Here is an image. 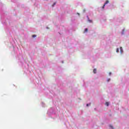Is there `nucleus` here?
I'll list each match as a JSON object with an SVG mask.
<instances>
[{"mask_svg":"<svg viewBox=\"0 0 129 129\" xmlns=\"http://www.w3.org/2000/svg\"><path fill=\"white\" fill-rule=\"evenodd\" d=\"M87 18L88 22H89V23H92V20H89V18L88 17V16H87Z\"/></svg>","mask_w":129,"mask_h":129,"instance_id":"nucleus-1","label":"nucleus"},{"mask_svg":"<svg viewBox=\"0 0 129 129\" xmlns=\"http://www.w3.org/2000/svg\"><path fill=\"white\" fill-rule=\"evenodd\" d=\"M105 105H106V106H108L109 105V103H108V102H106Z\"/></svg>","mask_w":129,"mask_h":129,"instance_id":"nucleus-2","label":"nucleus"},{"mask_svg":"<svg viewBox=\"0 0 129 129\" xmlns=\"http://www.w3.org/2000/svg\"><path fill=\"white\" fill-rule=\"evenodd\" d=\"M108 3H109V2L108 1V0H106V2L105 3L104 5H107V4H108Z\"/></svg>","mask_w":129,"mask_h":129,"instance_id":"nucleus-3","label":"nucleus"},{"mask_svg":"<svg viewBox=\"0 0 129 129\" xmlns=\"http://www.w3.org/2000/svg\"><path fill=\"white\" fill-rule=\"evenodd\" d=\"M86 32H88V29H87V28H86V29H85L84 33H86Z\"/></svg>","mask_w":129,"mask_h":129,"instance_id":"nucleus-4","label":"nucleus"},{"mask_svg":"<svg viewBox=\"0 0 129 129\" xmlns=\"http://www.w3.org/2000/svg\"><path fill=\"white\" fill-rule=\"evenodd\" d=\"M93 73L95 74V73H96V69H94L93 70Z\"/></svg>","mask_w":129,"mask_h":129,"instance_id":"nucleus-5","label":"nucleus"},{"mask_svg":"<svg viewBox=\"0 0 129 129\" xmlns=\"http://www.w3.org/2000/svg\"><path fill=\"white\" fill-rule=\"evenodd\" d=\"M120 52L122 53V47H120Z\"/></svg>","mask_w":129,"mask_h":129,"instance_id":"nucleus-6","label":"nucleus"},{"mask_svg":"<svg viewBox=\"0 0 129 129\" xmlns=\"http://www.w3.org/2000/svg\"><path fill=\"white\" fill-rule=\"evenodd\" d=\"M35 37H37V35H32L33 38H35Z\"/></svg>","mask_w":129,"mask_h":129,"instance_id":"nucleus-7","label":"nucleus"},{"mask_svg":"<svg viewBox=\"0 0 129 129\" xmlns=\"http://www.w3.org/2000/svg\"><path fill=\"white\" fill-rule=\"evenodd\" d=\"M119 51V49L117 48V49H116L117 53H118Z\"/></svg>","mask_w":129,"mask_h":129,"instance_id":"nucleus-8","label":"nucleus"},{"mask_svg":"<svg viewBox=\"0 0 129 129\" xmlns=\"http://www.w3.org/2000/svg\"><path fill=\"white\" fill-rule=\"evenodd\" d=\"M104 7H105V4H104V5L103 6V7H102V9H104Z\"/></svg>","mask_w":129,"mask_h":129,"instance_id":"nucleus-9","label":"nucleus"},{"mask_svg":"<svg viewBox=\"0 0 129 129\" xmlns=\"http://www.w3.org/2000/svg\"><path fill=\"white\" fill-rule=\"evenodd\" d=\"M55 5H56V3H53L52 7H54V6H55Z\"/></svg>","mask_w":129,"mask_h":129,"instance_id":"nucleus-10","label":"nucleus"},{"mask_svg":"<svg viewBox=\"0 0 129 129\" xmlns=\"http://www.w3.org/2000/svg\"><path fill=\"white\" fill-rule=\"evenodd\" d=\"M107 81H108V82H109V81H110V79H108L107 80Z\"/></svg>","mask_w":129,"mask_h":129,"instance_id":"nucleus-11","label":"nucleus"},{"mask_svg":"<svg viewBox=\"0 0 129 129\" xmlns=\"http://www.w3.org/2000/svg\"><path fill=\"white\" fill-rule=\"evenodd\" d=\"M110 127H111V128H113V127H112V126L110 125Z\"/></svg>","mask_w":129,"mask_h":129,"instance_id":"nucleus-12","label":"nucleus"},{"mask_svg":"<svg viewBox=\"0 0 129 129\" xmlns=\"http://www.w3.org/2000/svg\"><path fill=\"white\" fill-rule=\"evenodd\" d=\"M88 105H89L88 104H87V106H88Z\"/></svg>","mask_w":129,"mask_h":129,"instance_id":"nucleus-13","label":"nucleus"},{"mask_svg":"<svg viewBox=\"0 0 129 129\" xmlns=\"http://www.w3.org/2000/svg\"><path fill=\"white\" fill-rule=\"evenodd\" d=\"M110 74H111V73H109V75H110Z\"/></svg>","mask_w":129,"mask_h":129,"instance_id":"nucleus-14","label":"nucleus"},{"mask_svg":"<svg viewBox=\"0 0 129 129\" xmlns=\"http://www.w3.org/2000/svg\"><path fill=\"white\" fill-rule=\"evenodd\" d=\"M84 12H85V10H84Z\"/></svg>","mask_w":129,"mask_h":129,"instance_id":"nucleus-15","label":"nucleus"}]
</instances>
